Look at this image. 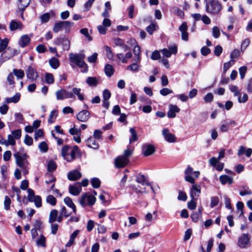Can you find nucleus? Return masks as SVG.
<instances>
[{
  "label": "nucleus",
  "instance_id": "obj_46",
  "mask_svg": "<svg viewBox=\"0 0 252 252\" xmlns=\"http://www.w3.org/2000/svg\"><path fill=\"white\" fill-rule=\"evenodd\" d=\"M38 148L43 153L47 152L48 150V145L45 142H41L38 145Z\"/></svg>",
  "mask_w": 252,
  "mask_h": 252
},
{
  "label": "nucleus",
  "instance_id": "obj_38",
  "mask_svg": "<svg viewBox=\"0 0 252 252\" xmlns=\"http://www.w3.org/2000/svg\"><path fill=\"white\" fill-rule=\"evenodd\" d=\"M104 70L106 75L109 77L111 76L114 73L112 66L109 64L105 65Z\"/></svg>",
  "mask_w": 252,
  "mask_h": 252
},
{
  "label": "nucleus",
  "instance_id": "obj_27",
  "mask_svg": "<svg viewBox=\"0 0 252 252\" xmlns=\"http://www.w3.org/2000/svg\"><path fill=\"white\" fill-rule=\"evenodd\" d=\"M82 189L81 187H77L76 186H69V192L70 194L77 196L81 192Z\"/></svg>",
  "mask_w": 252,
  "mask_h": 252
},
{
  "label": "nucleus",
  "instance_id": "obj_16",
  "mask_svg": "<svg viewBox=\"0 0 252 252\" xmlns=\"http://www.w3.org/2000/svg\"><path fill=\"white\" fill-rule=\"evenodd\" d=\"M161 53L166 57L169 58L171 54H176L177 52V48L176 46H170L169 49L164 48L160 50Z\"/></svg>",
  "mask_w": 252,
  "mask_h": 252
},
{
  "label": "nucleus",
  "instance_id": "obj_26",
  "mask_svg": "<svg viewBox=\"0 0 252 252\" xmlns=\"http://www.w3.org/2000/svg\"><path fill=\"white\" fill-rule=\"evenodd\" d=\"M220 181L222 185L228 183L231 185L233 183V179L226 175H221L219 177Z\"/></svg>",
  "mask_w": 252,
  "mask_h": 252
},
{
  "label": "nucleus",
  "instance_id": "obj_60",
  "mask_svg": "<svg viewBox=\"0 0 252 252\" xmlns=\"http://www.w3.org/2000/svg\"><path fill=\"white\" fill-rule=\"evenodd\" d=\"M105 48L106 55H107V58L109 60H112L113 58V54L112 53V51L111 48L108 46H105Z\"/></svg>",
  "mask_w": 252,
  "mask_h": 252
},
{
  "label": "nucleus",
  "instance_id": "obj_31",
  "mask_svg": "<svg viewBox=\"0 0 252 252\" xmlns=\"http://www.w3.org/2000/svg\"><path fill=\"white\" fill-rule=\"evenodd\" d=\"M79 232V230H76L73 232V233L70 235L69 241L65 245L66 247H70L73 244L74 239L78 235Z\"/></svg>",
  "mask_w": 252,
  "mask_h": 252
},
{
  "label": "nucleus",
  "instance_id": "obj_6",
  "mask_svg": "<svg viewBox=\"0 0 252 252\" xmlns=\"http://www.w3.org/2000/svg\"><path fill=\"white\" fill-rule=\"evenodd\" d=\"M31 2L30 0H18V10L17 13H21V17L22 19H24L23 13L26 7H27Z\"/></svg>",
  "mask_w": 252,
  "mask_h": 252
},
{
  "label": "nucleus",
  "instance_id": "obj_24",
  "mask_svg": "<svg viewBox=\"0 0 252 252\" xmlns=\"http://www.w3.org/2000/svg\"><path fill=\"white\" fill-rule=\"evenodd\" d=\"M86 145L91 148L97 149L99 147V144L96 142L95 139L90 137L86 140Z\"/></svg>",
  "mask_w": 252,
  "mask_h": 252
},
{
  "label": "nucleus",
  "instance_id": "obj_37",
  "mask_svg": "<svg viewBox=\"0 0 252 252\" xmlns=\"http://www.w3.org/2000/svg\"><path fill=\"white\" fill-rule=\"evenodd\" d=\"M140 66V65L139 64V63H134L127 66L126 69L134 72H137L139 70Z\"/></svg>",
  "mask_w": 252,
  "mask_h": 252
},
{
  "label": "nucleus",
  "instance_id": "obj_62",
  "mask_svg": "<svg viewBox=\"0 0 252 252\" xmlns=\"http://www.w3.org/2000/svg\"><path fill=\"white\" fill-rule=\"evenodd\" d=\"M24 143L28 146H31L33 143V139L32 137L27 134L26 135L24 139Z\"/></svg>",
  "mask_w": 252,
  "mask_h": 252
},
{
  "label": "nucleus",
  "instance_id": "obj_32",
  "mask_svg": "<svg viewBox=\"0 0 252 252\" xmlns=\"http://www.w3.org/2000/svg\"><path fill=\"white\" fill-rule=\"evenodd\" d=\"M20 94L17 93L13 96L6 98V102L7 103H17L20 100Z\"/></svg>",
  "mask_w": 252,
  "mask_h": 252
},
{
  "label": "nucleus",
  "instance_id": "obj_48",
  "mask_svg": "<svg viewBox=\"0 0 252 252\" xmlns=\"http://www.w3.org/2000/svg\"><path fill=\"white\" fill-rule=\"evenodd\" d=\"M32 202H34L35 205L36 207L39 208L42 206L41 198L39 195H36V197L32 199Z\"/></svg>",
  "mask_w": 252,
  "mask_h": 252
},
{
  "label": "nucleus",
  "instance_id": "obj_43",
  "mask_svg": "<svg viewBox=\"0 0 252 252\" xmlns=\"http://www.w3.org/2000/svg\"><path fill=\"white\" fill-rule=\"evenodd\" d=\"M46 201L48 203L51 204L52 206H55L57 203V200L56 198L52 195H49L46 198Z\"/></svg>",
  "mask_w": 252,
  "mask_h": 252
},
{
  "label": "nucleus",
  "instance_id": "obj_14",
  "mask_svg": "<svg viewBox=\"0 0 252 252\" xmlns=\"http://www.w3.org/2000/svg\"><path fill=\"white\" fill-rule=\"evenodd\" d=\"M24 25L22 23L16 20H12L9 24V29L11 31L17 30H21L23 29Z\"/></svg>",
  "mask_w": 252,
  "mask_h": 252
},
{
  "label": "nucleus",
  "instance_id": "obj_61",
  "mask_svg": "<svg viewBox=\"0 0 252 252\" xmlns=\"http://www.w3.org/2000/svg\"><path fill=\"white\" fill-rule=\"evenodd\" d=\"M10 204H11V200H10V198L7 196H5L4 201V208L6 210H8L9 209Z\"/></svg>",
  "mask_w": 252,
  "mask_h": 252
},
{
  "label": "nucleus",
  "instance_id": "obj_34",
  "mask_svg": "<svg viewBox=\"0 0 252 252\" xmlns=\"http://www.w3.org/2000/svg\"><path fill=\"white\" fill-rule=\"evenodd\" d=\"M129 131L131 135V136L129 138V143H131L137 140V133L136 130L133 127L130 128Z\"/></svg>",
  "mask_w": 252,
  "mask_h": 252
},
{
  "label": "nucleus",
  "instance_id": "obj_30",
  "mask_svg": "<svg viewBox=\"0 0 252 252\" xmlns=\"http://www.w3.org/2000/svg\"><path fill=\"white\" fill-rule=\"evenodd\" d=\"M63 29L64 30L65 33H69L70 28L73 26L74 23L68 21H62Z\"/></svg>",
  "mask_w": 252,
  "mask_h": 252
},
{
  "label": "nucleus",
  "instance_id": "obj_19",
  "mask_svg": "<svg viewBox=\"0 0 252 252\" xmlns=\"http://www.w3.org/2000/svg\"><path fill=\"white\" fill-rule=\"evenodd\" d=\"M116 56L119 61L122 62L123 63H127V59H130L132 56V54L131 51H129L126 52L125 55L120 53L117 54Z\"/></svg>",
  "mask_w": 252,
  "mask_h": 252
},
{
  "label": "nucleus",
  "instance_id": "obj_7",
  "mask_svg": "<svg viewBox=\"0 0 252 252\" xmlns=\"http://www.w3.org/2000/svg\"><path fill=\"white\" fill-rule=\"evenodd\" d=\"M201 193V187L199 185H192L190 188V196L194 200H197Z\"/></svg>",
  "mask_w": 252,
  "mask_h": 252
},
{
  "label": "nucleus",
  "instance_id": "obj_58",
  "mask_svg": "<svg viewBox=\"0 0 252 252\" xmlns=\"http://www.w3.org/2000/svg\"><path fill=\"white\" fill-rule=\"evenodd\" d=\"M57 165L56 163L53 161H50L48 164V170L49 172H52L56 169Z\"/></svg>",
  "mask_w": 252,
  "mask_h": 252
},
{
  "label": "nucleus",
  "instance_id": "obj_10",
  "mask_svg": "<svg viewBox=\"0 0 252 252\" xmlns=\"http://www.w3.org/2000/svg\"><path fill=\"white\" fill-rule=\"evenodd\" d=\"M70 150V147L68 145H65L63 147L61 152L62 156L64 159L68 162L71 161L73 160V159H71L72 155H71V152Z\"/></svg>",
  "mask_w": 252,
  "mask_h": 252
},
{
  "label": "nucleus",
  "instance_id": "obj_40",
  "mask_svg": "<svg viewBox=\"0 0 252 252\" xmlns=\"http://www.w3.org/2000/svg\"><path fill=\"white\" fill-rule=\"evenodd\" d=\"M36 245L38 246L46 247V238L43 235H41L39 238L37 240Z\"/></svg>",
  "mask_w": 252,
  "mask_h": 252
},
{
  "label": "nucleus",
  "instance_id": "obj_45",
  "mask_svg": "<svg viewBox=\"0 0 252 252\" xmlns=\"http://www.w3.org/2000/svg\"><path fill=\"white\" fill-rule=\"evenodd\" d=\"M80 32L84 35L89 41L93 40L92 37L89 34L88 30L87 28H83L80 30Z\"/></svg>",
  "mask_w": 252,
  "mask_h": 252
},
{
  "label": "nucleus",
  "instance_id": "obj_18",
  "mask_svg": "<svg viewBox=\"0 0 252 252\" xmlns=\"http://www.w3.org/2000/svg\"><path fill=\"white\" fill-rule=\"evenodd\" d=\"M55 42L56 44L58 45L62 44L63 50L67 51L70 48V41L67 38H57Z\"/></svg>",
  "mask_w": 252,
  "mask_h": 252
},
{
  "label": "nucleus",
  "instance_id": "obj_51",
  "mask_svg": "<svg viewBox=\"0 0 252 252\" xmlns=\"http://www.w3.org/2000/svg\"><path fill=\"white\" fill-rule=\"evenodd\" d=\"M197 200H194L191 198V200L189 202L188 204V208L191 210L195 209L196 207V201Z\"/></svg>",
  "mask_w": 252,
  "mask_h": 252
},
{
  "label": "nucleus",
  "instance_id": "obj_20",
  "mask_svg": "<svg viewBox=\"0 0 252 252\" xmlns=\"http://www.w3.org/2000/svg\"><path fill=\"white\" fill-rule=\"evenodd\" d=\"M113 42L115 45L121 47L122 50L126 52L128 49L127 45L125 44L124 41L120 38H115L113 39Z\"/></svg>",
  "mask_w": 252,
  "mask_h": 252
},
{
  "label": "nucleus",
  "instance_id": "obj_55",
  "mask_svg": "<svg viewBox=\"0 0 252 252\" xmlns=\"http://www.w3.org/2000/svg\"><path fill=\"white\" fill-rule=\"evenodd\" d=\"M12 135L15 139H19L21 137V130L18 129L12 131Z\"/></svg>",
  "mask_w": 252,
  "mask_h": 252
},
{
  "label": "nucleus",
  "instance_id": "obj_1",
  "mask_svg": "<svg viewBox=\"0 0 252 252\" xmlns=\"http://www.w3.org/2000/svg\"><path fill=\"white\" fill-rule=\"evenodd\" d=\"M85 55L83 53L69 54V59L71 63H74L76 65L82 68L83 72H86L88 70L87 64L84 62Z\"/></svg>",
  "mask_w": 252,
  "mask_h": 252
},
{
  "label": "nucleus",
  "instance_id": "obj_36",
  "mask_svg": "<svg viewBox=\"0 0 252 252\" xmlns=\"http://www.w3.org/2000/svg\"><path fill=\"white\" fill-rule=\"evenodd\" d=\"M49 63L51 66L54 69H57L59 65V60L56 58H52L49 60Z\"/></svg>",
  "mask_w": 252,
  "mask_h": 252
},
{
  "label": "nucleus",
  "instance_id": "obj_54",
  "mask_svg": "<svg viewBox=\"0 0 252 252\" xmlns=\"http://www.w3.org/2000/svg\"><path fill=\"white\" fill-rule=\"evenodd\" d=\"M156 24L152 23L146 28V31L150 34H152L156 30Z\"/></svg>",
  "mask_w": 252,
  "mask_h": 252
},
{
  "label": "nucleus",
  "instance_id": "obj_47",
  "mask_svg": "<svg viewBox=\"0 0 252 252\" xmlns=\"http://www.w3.org/2000/svg\"><path fill=\"white\" fill-rule=\"evenodd\" d=\"M58 115V112L56 110L52 111L49 116V118L48 120V122L49 123H53L55 120L56 119L57 116Z\"/></svg>",
  "mask_w": 252,
  "mask_h": 252
},
{
  "label": "nucleus",
  "instance_id": "obj_17",
  "mask_svg": "<svg viewBox=\"0 0 252 252\" xmlns=\"http://www.w3.org/2000/svg\"><path fill=\"white\" fill-rule=\"evenodd\" d=\"M32 35L31 36L28 34L23 35L21 36L18 44L19 46L22 48L25 47L29 44H30L31 41V38Z\"/></svg>",
  "mask_w": 252,
  "mask_h": 252
},
{
  "label": "nucleus",
  "instance_id": "obj_23",
  "mask_svg": "<svg viewBox=\"0 0 252 252\" xmlns=\"http://www.w3.org/2000/svg\"><path fill=\"white\" fill-rule=\"evenodd\" d=\"M180 111V108L176 105H170L169 110L167 112V116L170 118H174L176 117V113Z\"/></svg>",
  "mask_w": 252,
  "mask_h": 252
},
{
  "label": "nucleus",
  "instance_id": "obj_63",
  "mask_svg": "<svg viewBox=\"0 0 252 252\" xmlns=\"http://www.w3.org/2000/svg\"><path fill=\"white\" fill-rule=\"evenodd\" d=\"M36 50L38 53H43L47 51V49L44 45L40 44L36 47Z\"/></svg>",
  "mask_w": 252,
  "mask_h": 252
},
{
  "label": "nucleus",
  "instance_id": "obj_49",
  "mask_svg": "<svg viewBox=\"0 0 252 252\" xmlns=\"http://www.w3.org/2000/svg\"><path fill=\"white\" fill-rule=\"evenodd\" d=\"M91 184L93 188H98L100 185V181L96 178H93L92 180Z\"/></svg>",
  "mask_w": 252,
  "mask_h": 252
},
{
  "label": "nucleus",
  "instance_id": "obj_56",
  "mask_svg": "<svg viewBox=\"0 0 252 252\" xmlns=\"http://www.w3.org/2000/svg\"><path fill=\"white\" fill-rule=\"evenodd\" d=\"M102 131L99 130H98V129H96L94 131V139H97V140H101L102 139Z\"/></svg>",
  "mask_w": 252,
  "mask_h": 252
},
{
  "label": "nucleus",
  "instance_id": "obj_12",
  "mask_svg": "<svg viewBox=\"0 0 252 252\" xmlns=\"http://www.w3.org/2000/svg\"><path fill=\"white\" fill-rule=\"evenodd\" d=\"M90 113L86 110H83L80 111L77 115V119L82 122H86L90 119Z\"/></svg>",
  "mask_w": 252,
  "mask_h": 252
},
{
  "label": "nucleus",
  "instance_id": "obj_35",
  "mask_svg": "<svg viewBox=\"0 0 252 252\" xmlns=\"http://www.w3.org/2000/svg\"><path fill=\"white\" fill-rule=\"evenodd\" d=\"M81 89L75 87L72 89V93L74 95V94L77 95L78 98L80 100L82 101L84 100V98L83 95L81 94Z\"/></svg>",
  "mask_w": 252,
  "mask_h": 252
},
{
  "label": "nucleus",
  "instance_id": "obj_3",
  "mask_svg": "<svg viewBox=\"0 0 252 252\" xmlns=\"http://www.w3.org/2000/svg\"><path fill=\"white\" fill-rule=\"evenodd\" d=\"M14 156L16 159V162L18 166L21 168L28 167L29 162L27 160L28 156L25 154L19 153H15Z\"/></svg>",
  "mask_w": 252,
  "mask_h": 252
},
{
  "label": "nucleus",
  "instance_id": "obj_22",
  "mask_svg": "<svg viewBox=\"0 0 252 252\" xmlns=\"http://www.w3.org/2000/svg\"><path fill=\"white\" fill-rule=\"evenodd\" d=\"M71 215V212H68L66 208L64 206H63L60 213V215L58 217L57 221L59 222H61L63 221V217L65 218H67L69 217Z\"/></svg>",
  "mask_w": 252,
  "mask_h": 252
},
{
  "label": "nucleus",
  "instance_id": "obj_2",
  "mask_svg": "<svg viewBox=\"0 0 252 252\" xmlns=\"http://www.w3.org/2000/svg\"><path fill=\"white\" fill-rule=\"evenodd\" d=\"M206 12L210 14H219L222 9V5L218 0H205Z\"/></svg>",
  "mask_w": 252,
  "mask_h": 252
},
{
  "label": "nucleus",
  "instance_id": "obj_57",
  "mask_svg": "<svg viewBox=\"0 0 252 252\" xmlns=\"http://www.w3.org/2000/svg\"><path fill=\"white\" fill-rule=\"evenodd\" d=\"M69 132L72 135H81V131L80 129H76L74 127L69 129Z\"/></svg>",
  "mask_w": 252,
  "mask_h": 252
},
{
  "label": "nucleus",
  "instance_id": "obj_21",
  "mask_svg": "<svg viewBox=\"0 0 252 252\" xmlns=\"http://www.w3.org/2000/svg\"><path fill=\"white\" fill-rule=\"evenodd\" d=\"M82 176L81 173L77 170L69 172L68 174V179L70 181H75L80 179Z\"/></svg>",
  "mask_w": 252,
  "mask_h": 252
},
{
  "label": "nucleus",
  "instance_id": "obj_52",
  "mask_svg": "<svg viewBox=\"0 0 252 252\" xmlns=\"http://www.w3.org/2000/svg\"><path fill=\"white\" fill-rule=\"evenodd\" d=\"M28 199L29 201L32 202V199H34L36 195H35L34 191L31 189H28Z\"/></svg>",
  "mask_w": 252,
  "mask_h": 252
},
{
  "label": "nucleus",
  "instance_id": "obj_29",
  "mask_svg": "<svg viewBox=\"0 0 252 252\" xmlns=\"http://www.w3.org/2000/svg\"><path fill=\"white\" fill-rule=\"evenodd\" d=\"M64 202L65 204L67 205L69 207L71 208L74 213H76V208L75 204L72 202L71 198L69 197H66L64 198Z\"/></svg>",
  "mask_w": 252,
  "mask_h": 252
},
{
  "label": "nucleus",
  "instance_id": "obj_59",
  "mask_svg": "<svg viewBox=\"0 0 252 252\" xmlns=\"http://www.w3.org/2000/svg\"><path fill=\"white\" fill-rule=\"evenodd\" d=\"M212 33H213V36L216 38H218L220 36V30L218 27H214L213 28Z\"/></svg>",
  "mask_w": 252,
  "mask_h": 252
},
{
  "label": "nucleus",
  "instance_id": "obj_44",
  "mask_svg": "<svg viewBox=\"0 0 252 252\" xmlns=\"http://www.w3.org/2000/svg\"><path fill=\"white\" fill-rule=\"evenodd\" d=\"M62 21H60L59 22L56 23L53 28V31L54 32L57 33L62 29H63L62 27Z\"/></svg>",
  "mask_w": 252,
  "mask_h": 252
},
{
  "label": "nucleus",
  "instance_id": "obj_4",
  "mask_svg": "<svg viewBox=\"0 0 252 252\" xmlns=\"http://www.w3.org/2000/svg\"><path fill=\"white\" fill-rule=\"evenodd\" d=\"M96 201L95 197L88 193L84 194L80 199V204L82 206L93 205Z\"/></svg>",
  "mask_w": 252,
  "mask_h": 252
},
{
  "label": "nucleus",
  "instance_id": "obj_64",
  "mask_svg": "<svg viewBox=\"0 0 252 252\" xmlns=\"http://www.w3.org/2000/svg\"><path fill=\"white\" fill-rule=\"evenodd\" d=\"M160 53H159V51H158L157 50L154 51L152 53L151 57V58L153 60H157L160 59Z\"/></svg>",
  "mask_w": 252,
  "mask_h": 252
},
{
  "label": "nucleus",
  "instance_id": "obj_15",
  "mask_svg": "<svg viewBox=\"0 0 252 252\" xmlns=\"http://www.w3.org/2000/svg\"><path fill=\"white\" fill-rule=\"evenodd\" d=\"M155 152V148L154 146L151 144H144L142 147V152L145 156H149Z\"/></svg>",
  "mask_w": 252,
  "mask_h": 252
},
{
  "label": "nucleus",
  "instance_id": "obj_50",
  "mask_svg": "<svg viewBox=\"0 0 252 252\" xmlns=\"http://www.w3.org/2000/svg\"><path fill=\"white\" fill-rule=\"evenodd\" d=\"M229 90L230 91L234 93L235 96H239L240 92L238 89V87L236 86L231 85L229 86Z\"/></svg>",
  "mask_w": 252,
  "mask_h": 252
},
{
  "label": "nucleus",
  "instance_id": "obj_11",
  "mask_svg": "<svg viewBox=\"0 0 252 252\" xmlns=\"http://www.w3.org/2000/svg\"><path fill=\"white\" fill-rule=\"evenodd\" d=\"M163 136L166 141L169 143H173L176 141V137L174 134L170 132L167 128L163 129L162 131Z\"/></svg>",
  "mask_w": 252,
  "mask_h": 252
},
{
  "label": "nucleus",
  "instance_id": "obj_28",
  "mask_svg": "<svg viewBox=\"0 0 252 252\" xmlns=\"http://www.w3.org/2000/svg\"><path fill=\"white\" fill-rule=\"evenodd\" d=\"M58 212L56 209H53L50 211L49 214V222L50 223H53L56 220L57 221Z\"/></svg>",
  "mask_w": 252,
  "mask_h": 252
},
{
  "label": "nucleus",
  "instance_id": "obj_25",
  "mask_svg": "<svg viewBox=\"0 0 252 252\" xmlns=\"http://www.w3.org/2000/svg\"><path fill=\"white\" fill-rule=\"evenodd\" d=\"M136 181L138 183L141 184L142 186H150V183L147 180L144 175L140 174H138L136 176Z\"/></svg>",
  "mask_w": 252,
  "mask_h": 252
},
{
  "label": "nucleus",
  "instance_id": "obj_53",
  "mask_svg": "<svg viewBox=\"0 0 252 252\" xmlns=\"http://www.w3.org/2000/svg\"><path fill=\"white\" fill-rule=\"evenodd\" d=\"M219 199L218 197L217 196H213L211 198V203L210 207L211 208H213L215 206H217L219 203Z\"/></svg>",
  "mask_w": 252,
  "mask_h": 252
},
{
  "label": "nucleus",
  "instance_id": "obj_5",
  "mask_svg": "<svg viewBox=\"0 0 252 252\" xmlns=\"http://www.w3.org/2000/svg\"><path fill=\"white\" fill-rule=\"evenodd\" d=\"M56 96L58 100H63L64 99L74 97L73 94L72 92H68L64 89H62L56 91Z\"/></svg>",
  "mask_w": 252,
  "mask_h": 252
},
{
  "label": "nucleus",
  "instance_id": "obj_39",
  "mask_svg": "<svg viewBox=\"0 0 252 252\" xmlns=\"http://www.w3.org/2000/svg\"><path fill=\"white\" fill-rule=\"evenodd\" d=\"M45 82L47 84H52L54 82V78L52 74L46 73L45 75Z\"/></svg>",
  "mask_w": 252,
  "mask_h": 252
},
{
  "label": "nucleus",
  "instance_id": "obj_13",
  "mask_svg": "<svg viewBox=\"0 0 252 252\" xmlns=\"http://www.w3.org/2000/svg\"><path fill=\"white\" fill-rule=\"evenodd\" d=\"M128 161V158L120 156L115 159V165L117 168H123L127 164Z\"/></svg>",
  "mask_w": 252,
  "mask_h": 252
},
{
  "label": "nucleus",
  "instance_id": "obj_8",
  "mask_svg": "<svg viewBox=\"0 0 252 252\" xmlns=\"http://www.w3.org/2000/svg\"><path fill=\"white\" fill-rule=\"evenodd\" d=\"M27 77L31 81L33 82L36 80L38 74L36 69L32 66H29L26 71Z\"/></svg>",
  "mask_w": 252,
  "mask_h": 252
},
{
  "label": "nucleus",
  "instance_id": "obj_9",
  "mask_svg": "<svg viewBox=\"0 0 252 252\" xmlns=\"http://www.w3.org/2000/svg\"><path fill=\"white\" fill-rule=\"evenodd\" d=\"M250 236L248 234H243L239 239L238 245L241 248H245L249 244Z\"/></svg>",
  "mask_w": 252,
  "mask_h": 252
},
{
  "label": "nucleus",
  "instance_id": "obj_42",
  "mask_svg": "<svg viewBox=\"0 0 252 252\" xmlns=\"http://www.w3.org/2000/svg\"><path fill=\"white\" fill-rule=\"evenodd\" d=\"M51 17V13H45L42 14L40 17V19L42 23H46L49 21L50 18Z\"/></svg>",
  "mask_w": 252,
  "mask_h": 252
},
{
  "label": "nucleus",
  "instance_id": "obj_41",
  "mask_svg": "<svg viewBox=\"0 0 252 252\" xmlns=\"http://www.w3.org/2000/svg\"><path fill=\"white\" fill-rule=\"evenodd\" d=\"M13 73L17 77V79H22L25 75L24 71L21 69H14Z\"/></svg>",
  "mask_w": 252,
  "mask_h": 252
},
{
  "label": "nucleus",
  "instance_id": "obj_33",
  "mask_svg": "<svg viewBox=\"0 0 252 252\" xmlns=\"http://www.w3.org/2000/svg\"><path fill=\"white\" fill-rule=\"evenodd\" d=\"M86 81L90 86H96L98 84V81L95 77H89Z\"/></svg>",
  "mask_w": 252,
  "mask_h": 252
}]
</instances>
